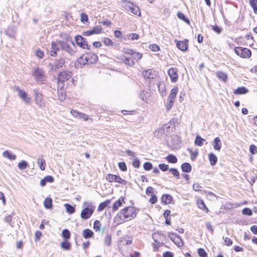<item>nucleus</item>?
<instances>
[{
    "instance_id": "29",
    "label": "nucleus",
    "mask_w": 257,
    "mask_h": 257,
    "mask_svg": "<svg viewBox=\"0 0 257 257\" xmlns=\"http://www.w3.org/2000/svg\"><path fill=\"white\" fill-rule=\"evenodd\" d=\"M38 163L40 169L42 171L45 170L46 162L44 159L43 156H40L38 159Z\"/></svg>"
},
{
    "instance_id": "30",
    "label": "nucleus",
    "mask_w": 257,
    "mask_h": 257,
    "mask_svg": "<svg viewBox=\"0 0 257 257\" xmlns=\"http://www.w3.org/2000/svg\"><path fill=\"white\" fill-rule=\"evenodd\" d=\"M4 157L7 158L11 160H14L16 158V156L8 151H5L3 153Z\"/></svg>"
},
{
    "instance_id": "6",
    "label": "nucleus",
    "mask_w": 257,
    "mask_h": 257,
    "mask_svg": "<svg viewBox=\"0 0 257 257\" xmlns=\"http://www.w3.org/2000/svg\"><path fill=\"white\" fill-rule=\"evenodd\" d=\"M76 44L83 49L90 50L91 46L87 44L86 39L80 35H76L75 37Z\"/></svg>"
},
{
    "instance_id": "36",
    "label": "nucleus",
    "mask_w": 257,
    "mask_h": 257,
    "mask_svg": "<svg viewBox=\"0 0 257 257\" xmlns=\"http://www.w3.org/2000/svg\"><path fill=\"white\" fill-rule=\"evenodd\" d=\"M130 12H131L132 13L136 15H137L138 13H139V16L141 15V12L140 11L139 7L134 4L132 5L131 9L130 10Z\"/></svg>"
},
{
    "instance_id": "56",
    "label": "nucleus",
    "mask_w": 257,
    "mask_h": 257,
    "mask_svg": "<svg viewBox=\"0 0 257 257\" xmlns=\"http://www.w3.org/2000/svg\"><path fill=\"white\" fill-rule=\"evenodd\" d=\"M159 168L162 171L165 172L169 169V166L164 163H162L159 165Z\"/></svg>"
},
{
    "instance_id": "13",
    "label": "nucleus",
    "mask_w": 257,
    "mask_h": 257,
    "mask_svg": "<svg viewBox=\"0 0 257 257\" xmlns=\"http://www.w3.org/2000/svg\"><path fill=\"white\" fill-rule=\"evenodd\" d=\"M168 74L171 80L173 82H176L178 79V74L177 73V69L172 67L168 71Z\"/></svg>"
},
{
    "instance_id": "17",
    "label": "nucleus",
    "mask_w": 257,
    "mask_h": 257,
    "mask_svg": "<svg viewBox=\"0 0 257 257\" xmlns=\"http://www.w3.org/2000/svg\"><path fill=\"white\" fill-rule=\"evenodd\" d=\"M165 127L167 128H169L170 126H167V125H164L163 127L158 128L155 133L154 136L158 138L162 137L164 134H165Z\"/></svg>"
},
{
    "instance_id": "5",
    "label": "nucleus",
    "mask_w": 257,
    "mask_h": 257,
    "mask_svg": "<svg viewBox=\"0 0 257 257\" xmlns=\"http://www.w3.org/2000/svg\"><path fill=\"white\" fill-rule=\"evenodd\" d=\"M14 90L18 92V95L26 104H29L31 102V97L28 96L26 92L21 89L20 87L15 86Z\"/></svg>"
},
{
    "instance_id": "60",
    "label": "nucleus",
    "mask_w": 257,
    "mask_h": 257,
    "mask_svg": "<svg viewBox=\"0 0 257 257\" xmlns=\"http://www.w3.org/2000/svg\"><path fill=\"white\" fill-rule=\"evenodd\" d=\"M178 236H179L178 235H177L175 233H169L168 234V237L173 242L175 241V240L177 239V238Z\"/></svg>"
},
{
    "instance_id": "9",
    "label": "nucleus",
    "mask_w": 257,
    "mask_h": 257,
    "mask_svg": "<svg viewBox=\"0 0 257 257\" xmlns=\"http://www.w3.org/2000/svg\"><path fill=\"white\" fill-rule=\"evenodd\" d=\"M58 44L63 51H66L70 55L72 56L75 53V50L71 48L70 45L68 44L65 42L59 41L58 42Z\"/></svg>"
},
{
    "instance_id": "62",
    "label": "nucleus",
    "mask_w": 257,
    "mask_h": 257,
    "mask_svg": "<svg viewBox=\"0 0 257 257\" xmlns=\"http://www.w3.org/2000/svg\"><path fill=\"white\" fill-rule=\"evenodd\" d=\"M154 189L152 187L149 186L146 189V194L148 196L152 195V194H154Z\"/></svg>"
},
{
    "instance_id": "21",
    "label": "nucleus",
    "mask_w": 257,
    "mask_h": 257,
    "mask_svg": "<svg viewBox=\"0 0 257 257\" xmlns=\"http://www.w3.org/2000/svg\"><path fill=\"white\" fill-rule=\"evenodd\" d=\"M216 75L219 80H222L223 82H226L228 79L227 74L223 71H217L216 73Z\"/></svg>"
},
{
    "instance_id": "55",
    "label": "nucleus",
    "mask_w": 257,
    "mask_h": 257,
    "mask_svg": "<svg viewBox=\"0 0 257 257\" xmlns=\"http://www.w3.org/2000/svg\"><path fill=\"white\" fill-rule=\"evenodd\" d=\"M198 253L200 257H206L207 255L205 250L201 248L198 249Z\"/></svg>"
},
{
    "instance_id": "48",
    "label": "nucleus",
    "mask_w": 257,
    "mask_h": 257,
    "mask_svg": "<svg viewBox=\"0 0 257 257\" xmlns=\"http://www.w3.org/2000/svg\"><path fill=\"white\" fill-rule=\"evenodd\" d=\"M177 15L179 19L182 20L187 24L190 23L189 20L185 17V15L182 13L178 12Z\"/></svg>"
},
{
    "instance_id": "7",
    "label": "nucleus",
    "mask_w": 257,
    "mask_h": 257,
    "mask_svg": "<svg viewBox=\"0 0 257 257\" xmlns=\"http://www.w3.org/2000/svg\"><path fill=\"white\" fill-rule=\"evenodd\" d=\"M234 52L242 58H249L251 56V51L246 48L236 47L234 49Z\"/></svg>"
},
{
    "instance_id": "54",
    "label": "nucleus",
    "mask_w": 257,
    "mask_h": 257,
    "mask_svg": "<svg viewBox=\"0 0 257 257\" xmlns=\"http://www.w3.org/2000/svg\"><path fill=\"white\" fill-rule=\"evenodd\" d=\"M35 55L38 58L42 59L44 55V53L42 50H41L40 49H38L36 50Z\"/></svg>"
},
{
    "instance_id": "53",
    "label": "nucleus",
    "mask_w": 257,
    "mask_h": 257,
    "mask_svg": "<svg viewBox=\"0 0 257 257\" xmlns=\"http://www.w3.org/2000/svg\"><path fill=\"white\" fill-rule=\"evenodd\" d=\"M118 167L119 169L125 172L127 170V167L126 164L124 162H119L118 164Z\"/></svg>"
},
{
    "instance_id": "44",
    "label": "nucleus",
    "mask_w": 257,
    "mask_h": 257,
    "mask_svg": "<svg viewBox=\"0 0 257 257\" xmlns=\"http://www.w3.org/2000/svg\"><path fill=\"white\" fill-rule=\"evenodd\" d=\"M187 151L190 153L191 159L192 161L195 160L198 155V151L194 152L190 148H188Z\"/></svg>"
},
{
    "instance_id": "24",
    "label": "nucleus",
    "mask_w": 257,
    "mask_h": 257,
    "mask_svg": "<svg viewBox=\"0 0 257 257\" xmlns=\"http://www.w3.org/2000/svg\"><path fill=\"white\" fill-rule=\"evenodd\" d=\"M112 241L111 235L108 233H107L104 237V245L107 246L111 245Z\"/></svg>"
},
{
    "instance_id": "28",
    "label": "nucleus",
    "mask_w": 257,
    "mask_h": 257,
    "mask_svg": "<svg viewBox=\"0 0 257 257\" xmlns=\"http://www.w3.org/2000/svg\"><path fill=\"white\" fill-rule=\"evenodd\" d=\"M172 196L169 194H164L163 195L161 198L162 202L165 204L170 203L172 201Z\"/></svg>"
},
{
    "instance_id": "35",
    "label": "nucleus",
    "mask_w": 257,
    "mask_h": 257,
    "mask_svg": "<svg viewBox=\"0 0 257 257\" xmlns=\"http://www.w3.org/2000/svg\"><path fill=\"white\" fill-rule=\"evenodd\" d=\"M44 205L47 209H50L52 207V199L50 197L45 199L44 202Z\"/></svg>"
},
{
    "instance_id": "42",
    "label": "nucleus",
    "mask_w": 257,
    "mask_h": 257,
    "mask_svg": "<svg viewBox=\"0 0 257 257\" xmlns=\"http://www.w3.org/2000/svg\"><path fill=\"white\" fill-rule=\"evenodd\" d=\"M64 206L65 207L67 212L68 213L73 214V213H74L75 211V208L74 206H73L68 203L65 204Z\"/></svg>"
},
{
    "instance_id": "3",
    "label": "nucleus",
    "mask_w": 257,
    "mask_h": 257,
    "mask_svg": "<svg viewBox=\"0 0 257 257\" xmlns=\"http://www.w3.org/2000/svg\"><path fill=\"white\" fill-rule=\"evenodd\" d=\"M34 93V101L36 104L40 108L46 106V101L44 99V95L39 92L37 89L33 90Z\"/></svg>"
},
{
    "instance_id": "26",
    "label": "nucleus",
    "mask_w": 257,
    "mask_h": 257,
    "mask_svg": "<svg viewBox=\"0 0 257 257\" xmlns=\"http://www.w3.org/2000/svg\"><path fill=\"white\" fill-rule=\"evenodd\" d=\"M248 91V89L245 87H239L234 90L233 93L235 94H244Z\"/></svg>"
},
{
    "instance_id": "1",
    "label": "nucleus",
    "mask_w": 257,
    "mask_h": 257,
    "mask_svg": "<svg viewBox=\"0 0 257 257\" xmlns=\"http://www.w3.org/2000/svg\"><path fill=\"white\" fill-rule=\"evenodd\" d=\"M117 216L122 221L130 220L136 216L135 209L133 207H125L118 213Z\"/></svg>"
},
{
    "instance_id": "12",
    "label": "nucleus",
    "mask_w": 257,
    "mask_h": 257,
    "mask_svg": "<svg viewBox=\"0 0 257 257\" xmlns=\"http://www.w3.org/2000/svg\"><path fill=\"white\" fill-rule=\"evenodd\" d=\"M72 76V73L69 71H64L58 74V80L61 82H65Z\"/></svg>"
},
{
    "instance_id": "38",
    "label": "nucleus",
    "mask_w": 257,
    "mask_h": 257,
    "mask_svg": "<svg viewBox=\"0 0 257 257\" xmlns=\"http://www.w3.org/2000/svg\"><path fill=\"white\" fill-rule=\"evenodd\" d=\"M110 203V200H106L104 202H101V203H100V204L99 205V206L98 207L97 211H102V210H103L104 209V208L107 205L109 204Z\"/></svg>"
},
{
    "instance_id": "59",
    "label": "nucleus",
    "mask_w": 257,
    "mask_h": 257,
    "mask_svg": "<svg viewBox=\"0 0 257 257\" xmlns=\"http://www.w3.org/2000/svg\"><path fill=\"white\" fill-rule=\"evenodd\" d=\"M249 152L252 155L255 154L257 153L256 147L254 145H251L249 146Z\"/></svg>"
},
{
    "instance_id": "52",
    "label": "nucleus",
    "mask_w": 257,
    "mask_h": 257,
    "mask_svg": "<svg viewBox=\"0 0 257 257\" xmlns=\"http://www.w3.org/2000/svg\"><path fill=\"white\" fill-rule=\"evenodd\" d=\"M143 167L146 171H149L153 168V165L150 162H145Z\"/></svg>"
},
{
    "instance_id": "49",
    "label": "nucleus",
    "mask_w": 257,
    "mask_h": 257,
    "mask_svg": "<svg viewBox=\"0 0 257 257\" xmlns=\"http://www.w3.org/2000/svg\"><path fill=\"white\" fill-rule=\"evenodd\" d=\"M178 91V88L177 87H174L171 89V93L169 96L175 98L176 96Z\"/></svg>"
},
{
    "instance_id": "50",
    "label": "nucleus",
    "mask_w": 257,
    "mask_h": 257,
    "mask_svg": "<svg viewBox=\"0 0 257 257\" xmlns=\"http://www.w3.org/2000/svg\"><path fill=\"white\" fill-rule=\"evenodd\" d=\"M77 62L80 65H85L88 63V60L87 57L84 58L83 57H80L77 59Z\"/></svg>"
},
{
    "instance_id": "8",
    "label": "nucleus",
    "mask_w": 257,
    "mask_h": 257,
    "mask_svg": "<svg viewBox=\"0 0 257 257\" xmlns=\"http://www.w3.org/2000/svg\"><path fill=\"white\" fill-rule=\"evenodd\" d=\"M106 179L109 182H116L122 185H125L126 181L119 176L108 174L106 176Z\"/></svg>"
},
{
    "instance_id": "45",
    "label": "nucleus",
    "mask_w": 257,
    "mask_h": 257,
    "mask_svg": "<svg viewBox=\"0 0 257 257\" xmlns=\"http://www.w3.org/2000/svg\"><path fill=\"white\" fill-rule=\"evenodd\" d=\"M92 31V33L93 34H101L102 31V28L100 26H97L94 28H93L91 30Z\"/></svg>"
},
{
    "instance_id": "2",
    "label": "nucleus",
    "mask_w": 257,
    "mask_h": 257,
    "mask_svg": "<svg viewBox=\"0 0 257 257\" xmlns=\"http://www.w3.org/2000/svg\"><path fill=\"white\" fill-rule=\"evenodd\" d=\"M84 209L81 212V217L83 219H87L92 215L95 207L91 202H84L83 203Z\"/></svg>"
},
{
    "instance_id": "47",
    "label": "nucleus",
    "mask_w": 257,
    "mask_h": 257,
    "mask_svg": "<svg viewBox=\"0 0 257 257\" xmlns=\"http://www.w3.org/2000/svg\"><path fill=\"white\" fill-rule=\"evenodd\" d=\"M132 59L134 60H139L142 57V54L140 53L134 51L132 55Z\"/></svg>"
},
{
    "instance_id": "39",
    "label": "nucleus",
    "mask_w": 257,
    "mask_h": 257,
    "mask_svg": "<svg viewBox=\"0 0 257 257\" xmlns=\"http://www.w3.org/2000/svg\"><path fill=\"white\" fill-rule=\"evenodd\" d=\"M71 235L70 232L67 229H64L62 231V236L64 240H67L70 238Z\"/></svg>"
},
{
    "instance_id": "25",
    "label": "nucleus",
    "mask_w": 257,
    "mask_h": 257,
    "mask_svg": "<svg viewBox=\"0 0 257 257\" xmlns=\"http://www.w3.org/2000/svg\"><path fill=\"white\" fill-rule=\"evenodd\" d=\"M123 201L122 197L119 198L114 203L112 206L113 211H115L118 210V208L122 205V202Z\"/></svg>"
},
{
    "instance_id": "10",
    "label": "nucleus",
    "mask_w": 257,
    "mask_h": 257,
    "mask_svg": "<svg viewBox=\"0 0 257 257\" xmlns=\"http://www.w3.org/2000/svg\"><path fill=\"white\" fill-rule=\"evenodd\" d=\"M152 237L154 241L159 245L163 244L166 239L165 235L160 232L154 233L152 234Z\"/></svg>"
},
{
    "instance_id": "61",
    "label": "nucleus",
    "mask_w": 257,
    "mask_h": 257,
    "mask_svg": "<svg viewBox=\"0 0 257 257\" xmlns=\"http://www.w3.org/2000/svg\"><path fill=\"white\" fill-rule=\"evenodd\" d=\"M174 242L178 246H181L183 245V242L182 241V240L180 236H179L177 239L174 241Z\"/></svg>"
},
{
    "instance_id": "37",
    "label": "nucleus",
    "mask_w": 257,
    "mask_h": 257,
    "mask_svg": "<svg viewBox=\"0 0 257 257\" xmlns=\"http://www.w3.org/2000/svg\"><path fill=\"white\" fill-rule=\"evenodd\" d=\"M166 160L171 163H176L177 162V158L173 155L169 154L166 157Z\"/></svg>"
},
{
    "instance_id": "14",
    "label": "nucleus",
    "mask_w": 257,
    "mask_h": 257,
    "mask_svg": "<svg viewBox=\"0 0 257 257\" xmlns=\"http://www.w3.org/2000/svg\"><path fill=\"white\" fill-rule=\"evenodd\" d=\"M177 48L183 52L186 51L188 47V41L186 39L183 41L175 40Z\"/></svg>"
},
{
    "instance_id": "41",
    "label": "nucleus",
    "mask_w": 257,
    "mask_h": 257,
    "mask_svg": "<svg viewBox=\"0 0 257 257\" xmlns=\"http://www.w3.org/2000/svg\"><path fill=\"white\" fill-rule=\"evenodd\" d=\"M148 94H149L148 92H147V91H146L145 90H142L141 91L139 96H140V98L142 100H143L145 102H147L148 98L149 97Z\"/></svg>"
},
{
    "instance_id": "63",
    "label": "nucleus",
    "mask_w": 257,
    "mask_h": 257,
    "mask_svg": "<svg viewBox=\"0 0 257 257\" xmlns=\"http://www.w3.org/2000/svg\"><path fill=\"white\" fill-rule=\"evenodd\" d=\"M88 21V18L87 15L84 13H81V21L84 23L85 22H87Z\"/></svg>"
},
{
    "instance_id": "33",
    "label": "nucleus",
    "mask_w": 257,
    "mask_h": 257,
    "mask_svg": "<svg viewBox=\"0 0 257 257\" xmlns=\"http://www.w3.org/2000/svg\"><path fill=\"white\" fill-rule=\"evenodd\" d=\"M121 3L122 7L127 12H130L132 5H133V3L127 1H122Z\"/></svg>"
},
{
    "instance_id": "58",
    "label": "nucleus",
    "mask_w": 257,
    "mask_h": 257,
    "mask_svg": "<svg viewBox=\"0 0 257 257\" xmlns=\"http://www.w3.org/2000/svg\"><path fill=\"white\" fill-rule=\"evenodd\" d=\"M150 50L154 52H157L160 50L159 46L157 44H152L149 46Z\"/></svg>"
},
{
    "instance_id": "23",
    "label": "nucleus",
    "mask_w": 257,
    "mask_h": 257,
    "mask_svg": "<svg viewBox=\"0 0 257 257\" xmlns=\"http://www.w3.org/2000/svg\"><path fill=\"white\" fill-rule=\"evenodd\" d=\"M93 234V232L89 229H85L82 231V236L85 238H91Z\"/></svg>"
},
{
    "instance_id": "32",
    "label": "nucleus",
    "mask_w": 257,
    "mask_h": 257,
    "mask_svg": "<svg viewBox=\"0 0 257 257\" xmlns=\"http://www.w3.org/2000/svg\"><path fill=\"white\" fill-rule=\"evenodd\" d=\"M208 158L211 166H214L217 162V157L213 153L208 155Z\"/></svg>"
},
{
    "instance_id": "19",
    "label": "nucleus",
    "mask_w": 257,
    "mask_h": 257,
    "mask_svg": "<svg viewBox=\"0 0 257 257\" xmlns=\"http://www.w3.org/2000/svg\"><path fill=\"white\" fill-rule=\"evenodd\" d=\"M143 75L145 78L154 79L156 75L152 69H147L143 72Z\"/></svg>"
},
{
    "instance_id": "57",
    "label": "nucleus",
    "mask_w": 257,
    "mask_h": 257,
    "mask_svg": "<svg viewBox=\"0 0 257 257\" xmlns=\"http://www.w3.org/2000/svg\"><path fill=\"white\" fill-rule=\"evenodd\" d=\"M242 213L243 215L250 216L252 215V213L250 209L248 208H245L242 210Z\"/></svg>"
},
{
    "instance_id": "11",
    "label": "nucleus",
    "mask_w": 257,
    "mask_h": 257,
    "mask_svg": "<svg viewBox=\"0 0 257 257\" xmlns=\"http://www.w3.org/2000/svg\"><path fill=\"white\" fill-rule=\"evenodd\" d=\"M65 63V60L63 58L55 60L53 63H50L49 64L51 67V70L53 71H56L60 68H61Z\"/></svg>"
},
{
    "instance_id": "20",
    "label": "nucleus",
    "mask_w": 257,
    "mask_h": 257,
    "mask_svg": "<svg viewBox=\"0 0 257 257\" xmlns=\"http://www.w3.org/2000/svg\"><path fill=\"white\" fill-rule=\"evenodd\" d=\"M101 224L99 220H95L93 224V228L95 230V231H98L101 233H103L104 232V229L103 228H101Z\"/></svg>"
},
{
    "instance_id": "15",
    "label": "nucleus",
    "mask_w": 257,
    "mask_h": 257,
    "mask_svg": "<svg viewBox=\"0 0 257 257\" xmlns=\"http://www.w3.org/2000/svg\"><path fill=\"white\" fill-rule=\"evenodd\" d=\"M212 146L214 150L219 151L221 149L222 144L219 138H215L212 141Z\"/></svg>"
},
{
    "instance_id": "31",
    "label": "nucleus",
    "mask_w": 257,
    "mask_h": 257,
    "mask_svg": "<svg viewBox=\"0 0 257 257\" xmlns=\"http://www.w3.org/2000/svg\"><path fill=\"white\" fill-rule=\"evenodd\" d=\"M157 86L161 96H165L166 94L165 84L163 83L160 82L157 84Z\"/></svg>"
},
{
    "instance_id": "22",
    "label": "nucleus",
    "mask_w": 257,
    "mask_h": 257,
    "mask_svg": "<svg viewBox=\"0 0 257 257\" xmlns=\"http://www.w3.org/2000/svg\"><path fill=\"white\" fill-rule=\"evenodd\" d=\"M197 204L198 207L200 209L204 210L206 213L208 212L209 210L207 208V207H206V206L205 205V204L204 201H203V200H202V199H198V200H197Z\"/></svg>"
},
{
    "instance_id": "27",
    "label": "nucleus",
    "mask_w": 257,
    "mask_h": 257,
    "mask_svg": "<svg viewBox=\"0 0 257 257\" xmlns=\"http://www.w3.org/2000/svg\"><path fill=\"white\" fill-rule=\"evenodd\" d=\"M181 169L183 172L189 173L192 169L191 165L188 163H184L181 165Z\"/></svg>"
},
{
    "instance_id": "46",
    "label": "nucleus",
    "mask_w": 257,
    "mask_h": 257,
    "mask_svg": "<svg viewBox=\"0 0 257 257\" xmlns=\"http://www.w3.org/2000/svg\"><path fill=\"white\" fill-rule=\"evenodd\" d=\"M28 166V163L24 160H23L22 162L19 163L18 165V167L20 170H24L26 169Z\"/></svg>"
},
{
    "instance_id": "51",
    "label": "nucleus",
    "mask_w": 257,
    "mask_h": 257,
    "mask_svg": "<svg viewBox=\"0 0 257 257\" xmlns=\"http://www.w3.org/2000/svg\"><path fill=\"white\" fill-rule=\"evenodd\" d=\"M169 171L172 173L173 176L176 177L177 179L179 178V173L176 168H171Z\"/></svg>"
},
{
    "instance_id": "64",
    "label": "nucleus",
    "mask_w": 257,
    "mask_h": 257,
    "mask_svg": "<svg viewBox=\"0 0 257 257\" xmlns=\"http://www.w3.org/2000/svg\"><path fill=\"white\" fill-rule=\"evenodd\" d=\"M232 240L229 237H225L224 241V244L227 246H230L232 244Z\"/></svg>"
},
{
    "instance_id": "43",
    "label": "nucleus",
    "mask_w": 257,
    "mask_h": 257,
    "mask_svg": "<svg viewBox=\"0 0 257 257\" xmlns=\"http://www.w3.org/2000/svg\"><path fill=\"white\" fill-rule=\"evenodd\" d=\"M171 211L169 210H166L164 213V216L165 218V223L167 225L170 224V217H169V215L170 214Z\"/></svg>"
},
{
    "instance_id": "34",
    "label": "nucleus",
    "mask_w": 257,
    "mask_h": 257,
    "mask_svg": "<svg viewBox=\"0 0 257 257\" xmlns=\"http://www.w3.org/2000/svg\"><path fill=\"white\" fill-rule=\"evenodd\" d=\"M60 246L62 249L66 250H69L71 247L70 243L68 240H65L61 243Z\"/></svg>"
},
{
    "instance_id": "40",
    "label": "nucleus",
    "mask_w": 257,
    "mask_h": 257,
    "mask_svg": "<svg viewBox=\"0 0 257 257\" xmlns=\"http://www.w3.org/2000/svg\"><path fill=\"white\" fill-rule=\"evenodd\" d=\"M205 141V140L202 139L199 136H197L195 140V144L198 146H201L203 145L204 142Z\"/></svg>"
},
{
    "instance_id": "4",
    "label": "nucleus",
    "mask_w": 257,
    "mask_h": 257,
    "mask_svg": "<svg viewBox=\"0 0 257 257\" xmlns=\"http://www.w3.org/2000/svg\"><path fill=\"white\" fill-rule=\"evenodd\" d=\"M32 75L38 83H42L45 80L46 76L43 69L39 67L34 68L32 72Z\"/></svg>"
},
{
    "instance_id": "16",
    "label": "nucleus",
    "mask_w": 257,
    "mask_h": 257,
    "mask_svg": "<svg viewBox=\"0 0 257 257\" xmlns=\"http://www.w3.org/2000/svg\"><path fill=\"white\" fill-rule=\"evenodd\" d=\"M121 60L125 65L129 66H133L135 64L134 60L131 57L121 56Z\"/></svg>"
},
{
    "instance_id": "18",
    "label": "nucleus",
    "mask_w": 257,
    "mask_h": 257,
    "mask_svg": "<svg viewBox=\"0 0 257 257\" xmlns=\"http://www.w3.org/2000/svg\"><path fill=\"white\" fill-rule=\"evenodd\" d=\"M59 49L57 44L56 42L54 41H52L51 42V52L50 55L53 57H55L57 56V52Z\"/></svg>"
}]
</instances>
